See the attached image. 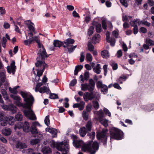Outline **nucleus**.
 Wrapping results in <instances>:
<instances>
[{
    "label": "nucleus",
    "instance_id": "nucleus-1",
    "mask_svg": "<svg viewBox=\"0 0 154 154\" xmlns=\"http://www.w3.org/2000/svg\"><path fill=\"white\" fill-rule=\"evenodd\" d=\"M20 94L24 99V101L25 103H23L20 101H17L16 105L20 107H22L23 108L27 109L23 111L26 117L32 120H36V116L32 109V106L34 101L33 96L29 93L23 91H21Z\"/></svg>",
    "mask_w": 154,
    "mask_h": 154
},
{
    "label": "nucleus",
    "instance_id": "nucleus-2",
    "mask_svg": "<svg viewBox=\"0 0 154 154\" xmlns=\"http://www.w3.org/2000/svg\"><path fill=\"white\" fill-rule=\"evenodd\" d=\"M95 133L94 131L90 133L87 132V136L89 137L91 141L87 143V152H89L90 154H95L96 152L99 149V145L97 141L93 142L95 138Z\"/></svg>",
    "mask_w": 154,
    "mask_h": 154
},
{
    "label": "nucleus",
    "instance_id": "nucleus-3",
    "mask_svg": "<svg viewBox=\"0 0 154 154\" xmlns=\"http://www.w3.org/2000/svg\"><path fill=\"white\" fill-rule=\"evenodd\" d=\"M110 142L112 140H120L124 138V133L121 130L114 127L109 129Z\"/></svg>",
    "mask_w": 154,
    "mask_h": 154
},
{
    "label": "nucleus",
    "instance_id": "nucleus-4",
    "mask_svg": "<svg viewBox=\"0 0 154 154\" xmlns=\"http://www.w3.org/2000/svg\"><path fill=\"white\" fill-rule=\"evenodd\" d=\"M43 50L40 49L37 53V57L36 58V62L35 65L38 66L39 65H45L48 66V64L45 63V60L46 58L49 57L50 54H48L45 48H43Z\"/></svg>",
    "mask_w": 154,
    "mask_h": 154
},
{
    "label": "nucleus",
    "instance_id": "nucleus-5",
    "mask_svg": "<svg viewBox=\"0 0 154 154\" xmlns=\"http://www.w3.org/2000/svg\"><path fill=\"white\" fill-rule=\"evenodd\" d=\"M109 136L108 130L106 128H103L101 131H98L96 134L97 140L104 146H106L107 145Z\"/></svg>",
    "mask_w": 154,
    "mask_h": 154
},
{
    "label": "nucleus",
    "instance_id": "nucleus-6",
    "mask_svg": "<svg viewBox=\"0 0 154 154\" xmlns=\"http://www.w3.org/2000/svg\"><path fill=\"white\" fill-rule=\"evenodd\" d=\"M14 119L13 117H5L4 113L0 112V122H2L1 123L2 126H6L8 123L11 125H13L14 124Z\"/></svg>",
    "mask_w": 154,
    "mask_h": 154
},
{
    "label": "nucleus",
    "instance_id": "nucleus-7",
    "mask_svg": "<svg viewBox=\"0 0 154 154\" xmlns=\"http://www.w3.org/2000/svg\"><path fill=\"white\" fill-rule=\"evenodd\" d=\"M69 145L67 142H63L62 141L60 143H56L54 140H52L50 142V145L52 147H56V148L60 151H65L66 149V144Z\"/></svg>",
    "mask_w": 154,
    "mask_h": 154
},
{
    "label": "nucleus",
    "instance_id": "nucleus-8",
    "mask_svg": "<svg viewBox=\"0 0 154 154\" xmlns=\"http://www.w3.org/2000/svg\"><path fill=\"white\" fill-rule=\"evenodd\" d=\"M15 129L17 128H22L24 132L28 133L30 131V125L28 122L25 121L24 122H19L15 125Z\"/></svg>",
    "mask_w": 154,
    "mask_h": 154
},
{
    "label": "nucleus",
    "instance_id": "nucleus-9",
    "mask_svg": "<svg viewBox=\"0 0 154 154\" xmlns=\"http://www.w3.org/2000/svg\"><path fill=\"white\" fill-rule=\"evenodd\" d=\"M35 66L37 68V76L39 77L42 75L44 70L46 67H48V65L39 64L38 66Z\"/></svg>",
    "mask_w": 154,
    "mask_h": 154
},
{
    "label": "nucleus",
    "instance_id": "nucleus-10",
    "mask_svg": "<svg viewBox=\"0 0 154 154\" xmlns=\"http://www.w3.org/2000/svg\"><path fill=\"white\" fill-rule=\"evenodd\" d=\"M95 82L92 79L88 80V83L87 84V90L93 91L95 88Z\"/></svg>",
    "mask_w": 154,
    "mask_h": 154
},
{
    "label": "nucleus",
    "instance_id": "nucleus-11",
    "mask_svg": "<svg viewBox=\"0 0 154 154\" xmlns=\"http://www.w3.org/2000/svg\"><path fill=\"white\" fill-rule=\"evenodd\" d=\"M25 24L27 26L29 30L32 31L34 32L35 28L33 26L34 24L31 22L30 20H27L25 21Z\"/></svg>",
    "mask_w": 154,
    "mask_h": 154
},
{
    "label": "nucleus",
    "instance_id": "nucleus-12",
    "mask_svg": "<svg viewBox=\"0 0 154 154\" xmlns=\"http://www.w3.org/2000/svg\"><path fill=\"white\" fill-rule=\"evenodd\" d=\"M6 78L5 72H0V87L2 85L3 83L5 81Z\"/></svg>",
    "mask_w": 154,
    "mask_h": 154
},
{
    "label": "nucleus",
    "instance_id": "nucleus-13",
    "mask_svg": "<svg viewBox=\"0 0 154 154\" xmlns=\"http://www.w3.org/2000/svg\"><path fill=\"white\" fill-rule=\"evenodd\" d=\"M104 117V114L102 109H101L99 111H97L96 118L98 121L101 120Z\"/></svg>",
    "mask_w": 154,
    "mask_h": 154
},
{
    "label": "nucleus",
    "instance_id": "nucleus-14",
    "mask_svg": "<svg viewBox=\"0 0 154 154\" xmlns=\"http://www.w3.org/2000/svg\"><path fill=\"white\" fill-rule=\"evenodd\" d=\"M38 91V92L42 93H46L47 94L49 93L50 91L49 88H47V87L44 86L39 88V89L37 90Z\"/></svg>",
    "mask_w": 154,
    "mask_h": 154
},
{
    "label": "nucleus",
    "instance_id": "nucleus-15",
    "mask_svg": "<svg viewBox=\"0 0 154 154\" xmlns=\"http://www.w3.org/2000/svg\"><path fill=\"white\" fill-rule=\"evenodd\" d=\"M83 143V141L82 140H73V144L74 146L77 148L81 147Z\"/></svg>",
    "mask_w": 154,
    "mask_h": 154
},
{
    "label": "nucleus",
    "instance_id": "nucleus-16",
    "mask_svg": "<svg viewBox=\"0 0 154 154\" xmlns=\"http://www.w3.org/2000/svg\"><path fill=\"white\" fill-rule=\"evenodd\" d=\"M30 131L33 134L37 135L38 134V131L35 126V123H33L30 128Z\"/></svg>",
    "mask_w": 154,
    "mask_h": 154
},
{
    "label": "nucleus",
    "instance_id": "nucleus-17",
    "mask_svg": "<svg viewBox=\"0 0 154 154\" xmlns=\"http://www.w3.org/2000/svg\"><path fill=\"white\" fill-rule=\"evenodd\" d=\"M100 36L99 34L95 35L92 38V41L93 43L96 44L99 42Z\"/></svg>",
    "mask_w": 154,
    "mask_h": 154
},
{
    "label": "nucleus",
    "instance_id": "nucleus-18",
    "mask_svg": "<svg viewBox=\"0 0 154 154\" xmlns=\"http://www.w3.org/2000/svg\"><path fill=\"white\" fill-rule=\"evenodd\" d=\"M64 45V42H61L58 40H54L53 42L54 47L60 48Z\"/></svg>",
    "mask_w": 154,
    "mask_h": 154
},
{
    "label": "nucleus",
    "instance_id": "nucleus-19",
    "mask_svg": "<svg viewBox=\"0 0 154 154\" xmlns=\"http://www.w3.org/2000/svg\"><path fill=\"white\" fill-rule=\"evenodd\" d=\"M48 131L51 134L53 138L56 137H57V132L56 130L54 128H49L48 129Z\"/></svg>",
    "mask_w": 154,
    "mask_h": 154
},
{
    "label": "nucleus",
    "instance_id": "nucleus-20",
    "mask_svg": "<svg viewBox=\"0 0 154 154\" xmlns=\"http://www.w3.org/2000/svg\"><path fill=\"white\" fill-rule=\"evenodd\" d=\"M90 92H87V101L88 100H92L95 97V95L93 91H89Z\"/></svg>",
    "mask_w": 154,
    "mask_h": 154
},
{
    "label": "nucleus",
    "instance_id": "nucleus-21",
    "mask_svg": "<svg viewBox=\"0 0 154 154\" xmlns=\"http://www.w3.org/2000/svg\"><path fill=\"white\" fill-rule=\"evenodd\" d=\"M11 129L9 128H6L2 130V133L5 135L8 136L11 134Z\"/></svg>",
    "mask_w": 154,
    "mask_h": 154
},
{
    "label": "nucleus",
    "instance_id": "nucleus-22",
    "mask_svg": "<svg viewBox=\"0 0 154 154\" xmlns=\"http://www.w3.org/2000/svg\"><path fill=\"white\" fill-rule=\"evenodd\" d=\"M79 79L82 84H83L85 80H87V70L85 71L84 75H81L79 76Z\"/></svg>",
    "mask_w": 154,
    "mask_h": 154
},
{
    "label": "nucleus",
    "instance_id": "nucleus-23",
    "mask_svg": "<svg viewBox=\"0 0 154 154\" xmlns=\"http://www.w3.org/2000/svg\"><path fill=\"white\" fill-rule=\"evenodd\" d=\"M7 69L8 73L9 74H11L12 73V74L14 75L15 73L16 67H11L9 66H8L7 67Z\"/></svg>",
    "mask_w": 154,
    "mask_h": 154
},
{
    "label": "nucleus",
    "instance_id": "nucleus-24",
    "mask_svg": "<svg viewBox=\"0 0 154 154\" xmlns=\"http://www.w3.org/2000/svg\"><path fill=\"white\" fill-rule=\"evenodd\" d=\"M76 47V45L75 46H73V45H69L67 49H65V51H68V52L70 54L73 51Z\"/></svg>",
    "mask_w": 154,
    "mask_h": 154
},
{
    "label": "nucleus",
    "instance_id": "nucleus-25",
    "mask_svg": "<svg viewBox=\"0 0 154 154\" xmlns=\"http://www.w3.org/2000/svg\"><path fill=\"white\" fill-rule=\"evenodd\" d=\"M75 42L74 39H72L71 38H69L64 40V44H65L66 45H70L73 44Z\"/></svg>",
    "mask_w": 154,
    "mask_h": 154
},
{
    "label": "nucleus",
    "instance_id": "nucleus-26",
    "mask_svg": "<svg viewBox=\"0 0 154 154\" xmlns=\"http://www.w3.org/2000/svg\"><path fill=\"white\" fill-rule=\"evenodd\" d=\"M42 152L44 154L49 153L51 152L50 148L49 146H44L42 149Z\"/></svg>",
    "mask_w": 154,
    "mask_h": 154
},
{
    "label": "nucleus",
    "instance_id": "nucleus-27",
    "mask_svg": "<svg viewBox=\"0 0 154 154\" xmlns=\"http://www.w3.org/2000/svg\"><path fill=\"white\" fill-rule=\"evenodd\" d=\"M16 147L17 148L22 149L26 147V145L23 143L18 142L15 145Z\"/></svg>",
    "mask_w": 154,
    "mask_h": 154
},
{
    "label": "nucleus",
    "instance_id": "nucleus-28",
    "mask_svg": "<svg viewBox=\"0 0 154 154\" xmlns=\"http://www.w3.org/2000/svg\"><path fill=\"white\" fill-rule=\"evenodd\" d=\"M79 132L80 135L81 137H84L86 133L85 128L83 127L81 128L79 131Z\"/></svg>",
    "mask_w": 154,
    "mask_h": 154
},
{
    "label": "nucleus",
    "instance_id": "nucleus-29",
    "mask_svg": "<svg viewBox=\"0 0 154 154\" xmlns=\"http://www.w3.org/2000/svg\"><path fill=\"white\" fill-rule=\"evenodd\" d=\"M83 67V66L81 65H78L76 66L75 67V69L74 70V75H77L78 72L82 69Z\"/></svg>",
    "mask_w": 154,
    "mask_h": 154
},
{
    "label": "nucleus",
    "instance_id": "nucleus-30",
    "mask_svg": "<svg viewBox=\"0 0 154 154\" xmlns=\"http://www.w3.org/2000/svg\"><path fill=\"white\" fill-rule=\"evenodd\" d=\"M101 53L102 56L103 58H107L109 56L108 51L107 50H105L102 51Z\"/></svg>",
    "mask_w": 154,
    "mask_h": 154
},
{
    "label": "nucleus",
    "instance_id": "nucleus-31",
    "mask_svg": "<svg viewBox=\"0 0 154 154\" xmlns=\"http://www.w3.org/2000/svg\"><path fill=\"white\" fill-rule=\"evenodd\" d=\"M101 89V91L104 94H106L108 93V89L107 86L105 85L102 87Z\"/></svg>",
    "mask_w": 154,
    "mask_h": 154
},
{
    "label": "nucleus",
    "instance_id": "nucleus-32",
    "mask_svg": "<svg viewBox=\"0 0 154 154\" xmlns=\"http://www.w3.org/2000/svg\"><path fill=\"white\" fill-rule=\"evenodd\" d=\"M100 123L105 127H106L108 126V120L106 119H102L99 120Z\"/></svg>",
    "mask_w": 154,
    "mask_h": 154
},
{
    "label": "nucleus",
    "instance_id": "nucleus-33",
    "mask_svg": "<svg viewBox=\"0 0 154 154\" xmlns=\"http://www.w3.org/2000/svg\"><path fill=\"white\" fill-rule=\"evenodd\" d=\"M110 64L112 66L113 70H116L118 68L117 64L113 61H111L110 63Z\"/></svg>",
    "mask_w": 154,
    "mask_h": 154
},
{
    "label": "nucleus",
    "instance_id": "nucleus-34",
    "mask_svg": "<svg viewBox=\"0 0 154 154\" xmlns=\"http://www.w3.org/2000/svg\"><path fill=\"white\" fill-rule=\"evenodd\" d=\"M15 119L16 121H21L23 119V116L20 113H18L15 116Z\"/></svg>",
    "mask_w": 154,
    "mask_h": 154
},
{
    "label": "nucleus",
    "instance_id": "nucleus-35",
    "mask_svg": "<svg viewBox=\"0 0 154 154\" xmlns=\"http://www.w3.org/2000/svg\"><path fill=\"white\" fill-rule=\"evenodd\" d=\"M88 50L90 52H92L94 49V47L91 43L89 42L87 45Z\"/></svg>",
    "mask_w": 154,
    "mask_h": 154
},
{
    "label": "nucleus",
    "instance_id": "nucleus-36",
    "mask_svg": "<svg viewBox=\"0 0 154 154\" xmlns=\"http://www.w3.org/2000/svg\"><path fill=\"white\" fill-rule=\"evenodd\" d=\"M93 106L95 109H98L99 107V105L98 102L96 100H94L92 102Z\"/></svg>",
    "mask_w": 154,
    "mask_h": 154
},
{
    "label": "nucleus",
    "instance_id": "nucleus-37",
    "mask_svg": "<svg viewBox=\"0 0 154 154\" xmlns=\"http://www.w3.org/2000/svg\"><path fill=\"white\" fill-rule=\"evenodd\" d=\"M136 22L138 23V24H139L140 21L139 19H136L133 21H131L130 22V24L131 26H133L134 27L136 25H137L136 23Z\"/></svg>",
    "mask_w": 154,
    "mask_h": 154
},
{
    "label": "nucleus",
    "instance_id": "nucleus-38",
    "mask_svg": "<svg viewBox=\"0 0 154 154\" xmlns=\"http://www.w3.org/2000/svg\"><path fill=\"white\" fill-rule=\"evenodd\" d=\"M145 42L146 44L149 46L153 45H154L153 41L148 38H146Z\"/></svg>",
    "mask_w": 154,
    "mask_h": 154
},
{
    "label": "nucleus",
    "instance_id": "nucleus-39",
    "mask_svg": "<svg viewBox=\"0 0 154 154\" xmlns=\"http://www.w3.org/2000/svg\"><path fill=\"white\" fill-rule=\"evenodd\" d=\"M78 94L80 96H83V98L85 100L87 101V92L84 93L82 91H79L78 93Z\"/></svg>",
    "mask_w": 154,
    "mask_h": 154
},
{
    "label": "nucleus",
    "instance_id": "nucleus-40",
    "mask_svg": "<svg viewBox=\"0 0 154 154\" xmlns=\"http://www.w3.org/2000/svg\"><path fill=\"white\" fill-rule=\"evenodd\" d=\"M106 42H109L110 45L112 47H113L115 45L116 40L114 38H111L110 40L109 39L108 41H107Z\"/></svg>",
    "mask_w": 154,
    "mask_h": 154
},
{
    "label": "nucleus",
    "instance_id": "nucleus-41",
    "mask_svg": "<svg viewBox=\"0 0 154 154\" xmlns=\"http://www.w3.org/2000/svg\"><path fill=\"white\" fill-rule=\"evenodd\" d=\"M10 97L14 100H17V101H20L21 100L20 97L18 96L11 94L10 95Z\"/></svg>",
    "mask_w": 154,
    "mask_h": 154
},
{
    "label": "nucleus",
    "instance_id": "nucleus-42",
    "mask_svg": "<svg viewBox=\"0 0 154 154\" xmlns=\"http://www.w3.org/2000/svg\"><path fill=\"white\" fill-rule=\"evenodd\" d=\"M94 29V27L93 26H91L90 27L89 29L88 30V35L90 36L93 33Z\"/></svg>",
    "mask_w": 154,
    "mask_h": 154
},
{
    "label": "nucleus",
    "instance_id": "nucleus-43",
    "mask_svg": "<svg viewBox=\"0 0 154 154\" xmlns=\"http://www.w3.org/2000/svg\"><path fill=\"white\" fill-rule=\"evenodd\" d=\"M82 117L83 118L84 120L87 121V106H86L85 109L82 112Z\"/></svg>",
    "mask_w": 154,
    "mask_h": 154
},
{
    "label": "nucleus",
    "instance_id": "nucleus-44",
    "mask_svg": "<svg viewBox=\"0 0 154 154\" xmlns=\"http://www.w3.org/2000/svg\"><path fill=\"white\" fill-rule=\"evenodd\" d=\"M96 28L97 32H101L102 30L101 24L100 23L97 24L96 26Z\"/></svg>",
    "mask_w": 154,
    "mask_h": 154
},
{
    "label": "nucleus",
    "instance_id": "nucleus-45",
    "mask_svg": "<svg viewBox=\"0 0 154 154\" xmlns=\"http://www.w3.org/2000/svg\"><path fill=\"white\" fill-rule=\"evenodd\" d=\"M92 123L91 121L89 120L87 122V131H91V130Z\"/></svg>",
    "mask_w": 154,
    "mask_h": 154
},
{
    "label": "nucleus",
    "instance_id": "nucleus-46",
    "mask_svg": "<svg viewBox=\"0 0 154 154\" xmlns=\"http://www.w3.org/2000/svg\"><path fill=\"white\" fill-rule=\"evenodd\" d=\"M49 98L51 99H54L58 98V95L56 94L50 93Z\"/></svg>",
    "mask_w": 154,
    "mask_h": 154
},
{
    "label": "nucleus",
    "instance_id": "nucleus-47",
    "mask_svg": "<svg viewBox=\"0 0 154 154\" xmlns=\"http://www.w3.org/2000/svg\"><path fill=\"white\" fill-rule=\"evenodd\" d=\"M40 142V140L38 139H34L31 141V144L32 145H35Z\"/></svg>",
    "mask_w": 154,
    "mask_h": 154
},
{
    "label": "nucleus",
    "instance_id": "nucleus-48",
    "mask_svg": "<svg viewBox=\"0 0 154 154\" xmlns=\"http://www.w3.org/2000/svg\"><path fill=\"white\" fill-rule=\"evenodd\" d=\"M104 85V84H103L101 81H98L96 83L97 87L98 89L101 88Z\"/></svg>",
    "mask_w": 154,
    "mask_h": 154
},
{
    "label": "nucleus",
    "instance_id": "nucleus-49",
    "mask_svg": "<svg viewBox=\"0 0 154 154\" xmlns=\"http://www.w3.org/2000/svg\"><path fill=\"white\" fill-rule=\"evenodd\" d=\"M79 104V110H82L84 107L85 105V102L83 101H80Z\"/></svg>",
    "mask_w": 154,
    "mask_h": 154
},
{
    "label": "nucleus",
    "instance_id": "nucleus-50",
    "mask_svg": "<svg viewBox=\"0 0 154 154\" xmlns=\"http://www.w3.org/2000/svg\"><path fill=\"white\" fill-rule=\"evenodd\" d=\"M44 122L46 125L47 126H48L49 125L50 123V120L49 116H46Z\"/></svg>",
    "mask_w": 154,
    "mask_h": 154
},
{
    "label": "nucleus",
    "instance_id": "nucleus-51",
    "mask_svg": "<svg viewBox=\"0 0 154 154\" xmlns=\"http://www.w3.org/2000/svg\"><path fill=\"white\" fill-rule=\"evenodd\" d=\"M9 89L11 93L15 94H17L18 92L14 88H11V87H9Z\"/></svg>",
    "mask_w": 154,
    "mask_h": 154
},
{
    "label": "nucleus",
    "instance_id": "nucleus-52",
    "mask_svg": "<svg viewBox=\"0 0 154 154\" xmlns=\"http://www.w3.org/2000/svg\"><path fill=\"white\" fill-rule=\"evenodd\" d=\"M120 2L122 5L127 7L128 6V4L126 0H120Z\"/></svg>",
    "mask_w": 154,
    "mask_h": 154
},
{
    "label": "nucleus",
    "instance_id": "nucleus-53",
    "mask_svg": "<svg viewBox=\"0 0 154 154\" xmlns=\"http://www.w3.org/2000/svg\"><path fill=\"white\" fill-rule=\"evenodd\" d=\"M10 110L12 113L14 114L17 112V108L15 106H11Z\"/></svg>",
    "mask_w": 154,
    "mask_h": 154
},
{
    "label": "nucleus",
    "instance_id": "nucleus-54",
    "mask_svg": "<svg viewBox=\"0 0 154 154\" xmlns=\"http://www.w3.org/2000/svg\"><path fill=\"white\" fill-rule=\"evenodd\" d=\"M43 84L42 82H39L37 83L36 85V87L35 88V91L36 92H38V91H37V90L40 88V87Z\"/></svg>",
    "mask_w": 154,
    "mask_h": 154
},
{
    "label": "nucleus",
    "instance_id": "nucleus-55",
    "mask_svg": "<svg viewBox=\"0 0 154 154\" xmlns=\"http://www.w3.org/2000/svg\"><path fill=\"white\" fill-rule=\"evenodd\" d=\"M103 111L106 115H108V116L109 117L111 116L110 112L107 108L104 107L103 108Z\"/></svg>",
    "mask_w": 154,
    "mask_h": 154
},
{
    "label": "nucleus",
    "instance_id": "nucleus-56",
    "mask_svg": "<svg viewBox=\"0 0 154 154\" xmlns=\"http://www.w3.org/2000/svg\"><path fill=\"white\" fill-rule=\"evenodd\" d=\"M77 83V80L76 79H74L71 81L69 84V85L71 86H74Z\"/></svg>",
    "mask_w": 154,
    "mask_h": 154
},
{
    "label": "nucleus",
    "instance_id": "nucleus-57",
    "mask_svg": "<svg viewBox=\"0 0 154 154\" xmlns=\"http://www.w3.org/2000/svg\"><path fill=\"white\" fill-rule=\"evenodd\" d=\"M134 34L135 35L136 34L138 31V29L137 25H136L133 29Z\"/></svg>",
    "mask_w": 154,
    "mask_h": 154
},
{
    "label": "nucleus",
    "instance_id": "nucleus-58",
    "mask_svg": "<svg viewBox=\"0 0 154 154\" xmlns=\"http://www.w3.org/2000/svg\"><path fill=\"white\" fill-rule=\"evenodd\" d=\"M66 148H65V149H66V151H61L62 152H63L62 154H67L68 152L69 151V145L66 144Z\"/></svg>",
    "mask_w": 154,
    "mask_h": 154
},
{
    "label": "nucleus",
    "instance_id": "nucleus-59",
    "mask_svg": "<svg viewBox=\"0 0 154 154\" xmlns=\"http://www.w3.org/2000/svg\"><path fill=\"white\" fill-rule=\"evenodd\" d=\"M139 30L140 32L143 33H146L147 31L146 29L143 27L140 28Z\"/></svg>",
    "mask_w": 154,
    "mask_h": 154
},
{
    "label": "nucleus",
    "instance_id": "nucleus-60",
    "mask_svg": "<svg viewBox=\"0 0 154 154\" xmlns=\"http://www.w3.org/2000/svg\"><path fill=\"white\" fill-rule=\"evenodd\" d=\"M102 27L104 29H107V25L106 21L104 20L102 21Z\"/></svg>",
    "mask_w": 154,
    "mask_h": 154
},
{
    "label": "nucleus",
    "instance_id": "nucleus-61",
    "mask_svg": "<svg viewBox=\"0 0 154 154\" xmlns=\"http://www.w3.org/2000/svg\"><path fill=\"white\" fill-rule=\"evenodd\" d=\"M81 88L82 91H86L87 90V83L82 84Z\"/></svg>",
    "mask_w": 154,
    "mask_h": 154
},
{
    "label": "nucleus",
    "instance_id": "nucleus-62",
    "mask_svg": "<svg viewBox=\"0 0 154 154\" xmlns=\"http://www.w3.org/2000/svg\"><path fill=\"white\" fill-rule=\"evenodd\" d=\"M104 70V74L105 76H106L107 72V66L106 65H104L103 66Z\"/></svg>",
    "mask_w": 154,
    "mask_h": 154
},
{
    "label": "nucleus",
    "instance_id": "nucleus-63",
    "mask_svg": "<svg viewBox=\"0 0 154 154\" xmlns=\"http://www.w3.org/2000/svg\"><path fill=\"white\" fill-rule=\"evenodd\" d=\"M92 60V57L91 55L89 53H87V61H91Z\"/></svg>",
    "mask_w": 154,
    "mask_h": 154
},
{
    "label": "nucleus",
    "instance_id": "nucleus-64",
    "mask_svg": "<svg viewBox=\"0 0 154 154\" xmlns=\"http://www.w3.org/2000/svg\"><path fill=\"white\" fill-rule=\"evenodd\" d=\"M113 86L114 88L117 89H118L121 90L122 89V88L118 83H115L113 84Z\"/></svg>",
    "mask_w": 154,
    "mask_h": 154
}]
</instances>
